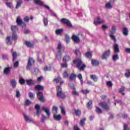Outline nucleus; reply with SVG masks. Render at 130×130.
<instances>
[{
  "mask_svg": "<svg viewBox=\"0 0 130 130\" xmlns=\"http://www.w3.org/2000/svg\"><path fill=\"white\" fill-rule=\"evenodd\" d=\"M20 85H24L25 81V80L23 78H20L19 81Z\"/></svg>",
  "mask_w": 130,
  "mask_h": 130,
  "instance_id": "nucleus-53",
  "label": "nucleus"
},
{
  "mask_svg": "<svg viewBox=\"0 0 130 130\" xmlns=\"http://www.w3.org/2000/svg\"><path fill=\"white\" fill-rule=\"evenodd\" d=\"M53 118L55 120H60V119H61V115H56V114H54Z\"/></svg>",
  "mask_w": 130,
  "mask_h": 130,
  "instance_id": "nucleus-25",
  "label": "nucleus"
},
{
  "mask_svg": "<svg viewBox=\"0 0 130 130\" xmlns=\"http://www.w3.org/2000/svg\"><path fill=\"white\" fill-rule=\"evenodd\" d=\"M109 36L111 37V39H113V40H114V41L115 42V41H116V39L115 38V36H113L112 34H110Z\"/></svg>",
  "mask_w": 130,
  "mask_h": 130,
  "instance_id": "nucleus-60",
  "label": "nucleus"
},
{
  "mask_svg": "<svg viewBox=\"0 0 130 130\" xmlns=\"http://www.w3.org/2000/svg\"><path fill=\"white\" fill-rule=\"evenodd\" d=\"M19 66V61H16L14 63V68L17 69V67Z\"/></svg>",
  "mask_w": 130,
  "mask_h": 130,
  "instance_id": "nucleus-59",
  "label": "nucleus"
},
{
  "mask_svg": "<svg viewBox=\"0 0 130 130\" xmlns=\"http://www.w3.org/2000/svg\"><path fill=\"white\" fill-rule=\"evenodd\" d=\"M78 78L79 79V80H80V83L82 85H83V77L82 76V74H79L78 76H77Z\"/></svg>",
  "mask_w": 130,
  "mask_h": 130,
  "instance_id": "nucleus-39",
  "label": "nucleus"
},
{
  "mask_svg": "<svg viewBox=\"0 0 130 130\" xmlns=\"http://www.w3.org/2000/svg\"><path fill=\"white\" fill-rule=\"evenodd\" d=\"M92 53H91L90 52H87L85 54V56L86 57V58H89L91 59V58H92Z\"/></svg>",
  "mask_w": 130,
  "mask_h": 130,
  "instance_id": "nucleus-23",
  "label": "nucleus"
},
{
  "mask_svg": "<svg viewBox=\"0 0 130 130\" xmlns=\"http://www.w3.org/2000/svg\"><path fill=\"white\" fill-rule=\"evenodd\" d=\"M93 24L94 25H100V24H103V19H101L100 21H93Z\"/></svg>",
  "mask_w": 130,
  "mask_h": 130,
  "instance_id": "nucleus-38",
  "label": "nucleus"
},
{
  "mask_svg": "<svg viewBox=\"0 0 130 130\" xmlns=\"http://www.w3.org/2000/svg\"><path fill=\"white\" fill-rule=\"evenodd\" d=\"M11 29L13 33H16V31L18 30V27L16 25H11Z\"/></svg>",
  "mask_w": 130,
  "mask_h": 130,
  "instance_id": "nucleus-24",
  "label": "nucleus"
},
{
  "mask_svg": "<svg viewBox=\"0 0 130 130\" xmlns=\"http://www.w3.org/2000/svg\"><path fill=\"white\" fill-rule=\"evenodd\" d=\"M123 130H130V128L128 127V124L124 123Z\"/></svg>",
  "mask_w": 130,
  "mask_h": 130,
  "instance_id": "nucleus-49",
  "label": "nucleus"
},
{
  "mask_svg": "<svg viewBox=\"0 0 130 130\" xmlns=\"http://www.w3.org/2000/svg\"><path fill=\"white\" fill-rule=\"evenodd\" d=\"M114 51L116 53H118V52H119V48L118 47V45H117V44H114Z\"/></svg>",
  "mask_w": 130,
  "mask_h": 130,
  "instance_id": "nucleus-16",
  "label": "nucleus"
},
{
  "mask_svg": "<svg viewBox=\"0 0 130 130\" xmlns=\"http://www.w3.org/2000/svg\"><path fill=\"white\" fill-rule=\"evenodd\" d=\"M65 39L67 43H69V42H70V37L69 36V35H65Z\"/></svg>",
  "mask_w": 130,
  "mask_h": 130,
  "instance_id": "nucleus-54",
  "label": "nucleus"
},
{
  "mask_svg": "<svg viewBox=\"0 0 130 130\" xmlns=\"http://www.w3.org/2000/svg\"><path fill=\"white\" fill-rule=\"evenodd\" d=\"M119 58L118 57V54H116L113 56L112 59L114 61H116V60H118Z\"/></svg>",
  "mask_w": 130,
  "mask_h": 130,
  "instance_id": "nucleus-41",
  "label": "nucleus"
},
{
  "mask_svg": "<svg viewBox=\"0 0 130 130\" xmlns=\"http://www.w3.org/2000/svg\"><path fill=\"white\" fill-rule=\"evenodd\" d=\"M126 78H129L130 77V71L128 70H126V73L124 74Z\"/></svg>",
  "mask_w": 130,
  "mask_h": 130,
  "instance_id": "nucleus-46",
  "label": "nucleus"
},
{
  "mask_svg": "<svg viewBox=\"0 0 130 130\" xmlns=\"http://www.w3.org/2000/svg\"><path fill=\"white\" fill-rule=\"evenodd\" d=\"M35 90H43L44 88L43 87V86L40 85H37L35 86Z\"/></svg>",
  "mask_w": 130,
  "mask_h": 130,
  "instance_id": "nucleus-29",
  "label": "nucleus"
},
{
  "mask_svg": "<svg viewBox=\"0 0 130 130\" xmlns=\"http://www.w3.org/2000/svg\"><path fill=\"white\" fill-rule=\"evenodd\" d=\"M10 83L11 84V86L13 89H15L17 86V81L15 79H11L10 80Z\"/></svg>",
  "mask_w": 130,
  "mask_h": 130,
  "instance_id": "nucleus-12",
  "label": "nucleus"
},
{
  "mask_svg": "<svg viewBox=\"0 0 130 130\" xmlns=\"http://www.w3.org/2000/svg\"><path fill=\"white\" fill-rule=\"evenodd\" d=\"M61 32H62V29H57L55 31V33L57 35L60 34V33H61Z\"/></svg>",
  "mask_w": 130,
  "mask_h": 130,
  "instance_id": "nucleus-57",
  "label": "nucleus"
},
{
  "mask_svg": "<svg viewBox=\"0 0 130 130\" xmlns=\"http://www.w3.org/2000/svg\"><path fill=\"white\" fill-rule=\"evenodd\" d=\"M45 119H47V117L45 115H42L41 117V121L43 123H44V121H45Z\"/></svg>",
  "mask_w": 130,
  "mask_h": 130,
  "instance_id": "nucleus-50",
  "label": "nucleus"
},
{
  "mask_svg": "<svg viewBox=\"0 0 130 130\" xmlns=\"http://www.w3.org/2000/svg\"><path fill=\"white\" fill-rule=\"evenodd\" d=\"M56 96L57 97H58L59 98H61V99H66L67 98V95H66V94H64V92H62V90L61 89V86H58L56 87Z\"/></svg>",
  "mask_w": 130,
  "mask_h": 130,
  "instance_id": "nucleus-2",
  "label": "nucleus"
},
{
  "mask_svg": "<svg viewBox=\"0 0 130 130\" xmlns=\"http://www.w3.org/2000/svg\"><path fill=\"white\" fill-rule=\"evenodd\" d=\"M125 89V87H124V86H121V87L119 89V93L122 94L123 95H125V93L123 92V91H124Z\"/></svg>",
  "mask_w": 130,
  "mask_h": 130,
  "instance_id": "nucleus-21",
  "label": "nucleus"
},
{
  "mask_svg": "<svg viewBox=\"0 0 130 130\" xmlns=\"http://www.w3.org/2000/svg\"><path fill=\"white\" fill-rule=\"evenodd\" d=\"M105 7L106 9H112V6H111V3L110 2L106 4Z\"/></svg>",
  "mask_w": 130,
  "mask_h": 130,
  "instance_id": "nucleus-44",
  "label": "nucleus"
},
{
  "mask_svg": "<svg viewBox=\"0 0 130 130\" xmlns=\"http://www.w3.org/2000/svg\"><path fill=\"white\" fill-rule=\"evenodd\" d=\"M75 53L77 56L81 55V52L79 50H75Z\"/></svg>",
  "mask_w": 130,
  "mask_h": 130,
  "instance_id": "nucleus-56",
  "label": "nucleus"
},
{
  "mask_svg": "<svg viewBox=\"0 0 130 130\" xmlns=\"http://www.w3.org/2000/svg\"><path fill=\"white\" fill-rule=\"evenodd\" d=\"M23 4V1L22 0H19L17 2V4L16 5V9H19L20 7H21V5Z\"/></svg>",
  "mask_w": 130,
  "mask_h": 130,
  "instance_id": "nucleus-27",
  "label": "nucleus"
},
{
  "mask_svg": "<svg viewBox=\"0 0 130 130\" xmlns=\"http://www.w3.org/2000/svg\"><path fill=\"white\" fill-rule=\"evenodd\" d=\"M61 68H66V69L68 68V63H61L60 64Z\"/></svg>",
  "mask_w": 130,
  "mask_h": 130,
  "instance_id": "nucleus-58",
  "label": "nucleus"
},
{
  "mask_svg": "<svg viewBox=\"0 0 130 130\" xmlns=\"http://www.w3.org/2000/svg\"><path fill=\"white\" fill-rule=\"evenodd\" d=\"M85 121H86V118H83L80 120V124L81 126H84L85 125Z\"/></svg>",
  "mask_w": 130,
  "mask_h": 130,
  "instance_id": "nucleus-42",
  "label": "nucleus"
},
{
  "mask_svg": "<svg viewBox=\"0 0 130 130\" xmlns=\"http://www.w3.org/2000/svg\"><path fill=\"white\" fill-rule=\"evenodd\" d=\"M52 113L53 115L56 114L57 113V107L53 106L52 108Z\"/></svg>",
  "mask_w": 130,
  "mask_h": 130,
  "instance_id": "nucleus-37",
  "label": "nucleus"
},
{
  "mask_svg": "<svg viewBox=\"0 0 130 130\" xmlns=\"http://www.w3.org/2000/svg\"><path fill=\"white\" fill-rule=\"evenodd\" d=\"M99 61L95 59H91V64L93 67H98L99 66Z\"/></svg>",
  "mask_w": 130,
  "mask_h": 130,
  "instance_id": "nucleus-11",
  "label": "nucleus"
},
{
  "mask_svg": "<svg viewBox=\"0 0 130 130\" xmlns=\"http://www.w3.org/2000/svg\"><path fill=\"white\" fill-rule=\"evenodd\" d=\"M95 112H96V113H98L99 114H101L102 113V110L99 107H96L95 109Z\"/></svg>",
  "mask_w": 130,
  "mask_h": 130,
  "instance_id": "nucleus-40",
  "label": "nucleus"
},
{
  "mask_svg": "<svg viewBox=\"0 0 130 130\" xmlns=\"http://www.w3.org/2000/svg\"><path fill=\"white\" fill-rule=\"evenodd\" d=\"M48 25V19L47 18H44V25L46 27Z\"/></svg>",
  "mask_w": 130,
  "mask_h": 130,
  "instance_id": "nucleus-45",
  "label": "nucleus"
},
{
  "mask_svg": "<svg viewBox=\"0 0 130 130\" xmlns=\"http://www.w3.org/2000/svg\"><path fill=\"white\" fill-rule=\"evenodd\" d=\"M62 47L61 43L59 42L57 47V54L56 55V57L57 58L58 60H60L61 59V55L62 54V53H61Z\"/></svg>",
  "mask_w": 130,
  "mask_h": 130,
  "instance_id": "nucleus-3",
  "label": "nucleus"
},
{
  "mask_svg": "<svg viewBox=\"0 0 130 130\" xmlns=\"http://www.w3.org/2000/svg\"><path fill=\"white\" fill-rule=\"evenodd\" d=\"M37 96L38 100L40 101V102H44V101H45L44 96H43V92L40 91L38 92L37 93Z\"/></svg>",
  "mask_w": 130,
  "mask_h": 130,
  "instance_id": "nucleus-9",
  "label": "nucleus"
},
{
  "mask_svg": "<svg viewBox=\"0 0 130 130\" xmlns=\"http://www.w3.org/2000/svg\"><path fill=\"white\" fill-rule=\"evenodd\" d=\"M72 38L74 42H76V43H79V41H80V38H79V37H78L77 36L73 35L72 36Z\"/></svg>",
  "mask_w": 130,
  "mask_h": 130,
  "instance_id": "nucleus-15",
  "label": "nucleus"
},
{
  "mask_svg": "<svg viewBox=\"0 0 130 130\" xmlns=\"http://www.w3.org/2000/svg\"><path fill=\"white\" fill-rule=\"evenodd\" d=\"M99 105L104 110H105V111H109V110H110V107L108 106V104L105 102H101L99 103Z\"/></svg>",
  "mask_w": 130,
  "mask_h": 130,
  "instance_id": "nucleus-5",
  "label": "nucleus"
},
{
  "mask_svg": "<svg viewBox=\"0 0 130 130\" xmlns=\"http://www.w3.org/2000/svg\"><path fill=\"white\" fill-rule=\"evenodd\" d=\"M92 107H93V103H92V101H89V102L86 105V107L88 109H92Z\"/></svg>",
  "mask_w": 130,
  "mask_h": 130,
  "instance_id": "nucleus-20",
  "label": "nucleus"
},
{
  "mask_svg": "<svg viewBox=\"0 0 130 130\" xmlns=\"http://www.w3.org/2000/svg\"><path fill=\"white\" fill-rule=\"evenodd\" d=\"M24 22H26V23H28V22H29V17L28 16H25L24 18Z\"/></svg>",
  "mask_w": 130,
  "mask_h": 130,
  "instance_id": "nucleus-64",
  "label": "nucleus"
},
{
  "mask_svg": "<svg viewBox=\"0 0 130 130\" xmlns=\"http://www.w3.org/2000/svg\"><path fill=\"white\" fill-rule=\"evenodd\" d=\"M34 3L36 5H38L41 7H44V8H46L48 10H50V8L49 7V6L44 5V4H43V2H42L40 0H34Z\"/></svg>",
  "mask_w": 130,
  "mask_h": 130,
  "instance_id": "nucleus-8",
  "label": "nucleus"
},
{
  "mask_svg": "<svg viewBox=\"0 0 130 130\" xmlns=\"http://www.w3.org/2000/svg\"><path fill=\"white\" fill-rule=\"evenodd\" d=\"M26 84L27 85H28L29 86H32L35 84L34 81H33V80L32 79H28L26 80Z\"/></svg>",
  "mask_w": 130,
  "mask_h": 130,
  "instance_id": "nucleus-19",
  "label": "nucleus"
},
{
  "mask_svg": "<svg viewBox=\"0 0 130 130\" xmlns=\"http://www.w3.org/2000/svg\"><path fill=\"white\" fill-rule=\"evenodd\" d=\"M110 54H111V51L110 49L105 51V52L102 55V59H106L108 56H110Z\"/></svg>",
  "mask_w": 130,
  "mask_h": 130,
  "instance_id": "nucleus-7",
  "label": "nucleus"
},
{
  "mask_svg": "<svg viewBox=\"0 0 130 130\" xmlns=\"http://www.w3.org/2000/svg\"><path fill=\"white\" fill-rule=\"evenodd\" d=\"M24 44L27 47H29V48H31L32 47H34V45L33 44V43L30 42H28V41H25L24 42Z\"/></svg>",
  "mask_w": 130,
  "mask_h": 130,
  "instance_id": "nucleus-14",
  "label": "nucleus"
},
{
  "mask_svg": "<svg viewBox=\"0 0 130 130\" xmlns=\"http://www.w3.org/2000/svg\"><path fill=\"white\" fill-rule=\"evenodd\" d=\"M60 22L63 24H66L67 27H69V28H73V24H72V23H71V21L68 19L62 18L60 20Z\"/></svg>",
  "mask_w": 130,
  "mask_h": 130,
  "instance_id": "nucleus-6",
  "label": "nucleus"
},
{
  "mask_svg": "<svg viewBox=\"0 0 130 130\" xmlns=\"http://www.w3.org/2000/svg\"><path fill=\"white\" fill-rule=\"evenodd\" d=\"M69 86L72 90H76V88L75 87V85H74V83H70L69 84Z\"/></svg>",
  "mask_w": 130,
  "mask_h": 130,
  "instance_id": "nucleus-51",
  "label": "nucleus"
},
{
  "mask_svg": "<svg viewBox=\"0 0 130 130\" xmlns=\"http://www.w3.org/2000/svg\"><path fill=\"white\" fill-rule=\"evenodd\" d=\"M42 110H43V111L45 112L48 117H49V118L50 117V113L49 112V109L45 108L44 107H42Z\"/></svg>",
  "mask_w": 130,
  "mask_h": 130,
  "instance_id": "nucleus-18",
  "label": "nucleus"
},
{
  "mask_svg": "<svg viewBox=\"0 0 130 130\" xmlns=\"http://www.w3.org/2000/svg\"><path fill=\"white\" fill-rule=\"evenodd\" d=\"M28 96L30 99H33L35 97V93L29 92L28 93Z\"/></svg>",
  "mask_w": 130,
  "mask_h": 130,
  "instance_id": "nucleus-43",
  "label": "nucleus"
},
{
  "mask_svg": "<svg viewBox=\"0 0 130 130\" xmlns=\"http://www.w3.org/2000/svg\"><path fill=\"white\" fill-rule=\"evenodd\" d=\"M12 39L13 40H14V41H16V40L18 39V36L17 35V34H16V32L12 33Z\"/></svg>",
  "mask_w": 130,
  "mask_h": 130,
  "instance_id": "nucleus-32",
  "label": "nucleus"
},
{
  "mask_svg": "<svg viewBox=\"0 0 130 130\" xmlns=\"http://www.w3.org/2000/svg\"><path fill=\"white\" fill-rule=\"evenodd\" d=\"M90 79L91 80H93V82H97L98 81V78H97V76L95 75H90Z\"/></svg>",
  "mask_w": 130,
  "mask_h": 130,
  "instance_id": "nucleus-31",
  "label": "nucleus"
},
{
  "mask_svg": "<svg viewBox=\"0 0 130 130\" xmlns=\"http://www.w3.org/2000/svg\"><path fill=\"white\" fill-rule=\"evenodd\" d=\"M4 73L5 75H8L9 73H11V68H10V67L5 68L4 69Z\"/></svg>",
  "mask_w": 130,
  "mask_h": 130,
  "instance_id": "nucleus-28",
  "label": "nucleus"
},
{
  "mask_svg": "<svg viewBox=\"0 0 130 130\" xmlns=\"http://www.w3.org/2000/svg\"><path fill=\"white\" fill-rule=\"evenodd\" d=\"M77 78V75L75 73H71L69 77L70 81H74Z\"/></svg>",
  "mask_w": 130,
  "mask_h": 130,
  "instance_id": "nucleus-13",
  "label": "nucleus"
},
{
  "mask_svg": "<svg viewBox=\"0 0 130 130\" xmlns=\"http://www.w3.org/2000/svg\"><path fill=\"white\" fill-rule=\"evenodd\" d=\"M17 98H19V97L21 96V93H20V91L19 90H16V95Z\"/></svg>",
  "mask_w": 130,
  "mask_h": 130,
  "instance_id": "nucleus-63",
  "label": "nucleus"
},
{
  "mask_svg": "<svg viewBox=\"0 0 130 130\" xmlns=\"http://www.w3.org/2000/svg\"><path fill=\"white\" fill-rule=\"evenodd\" d=\"M69 60H71V57L69 55H66L63 58V61H64L65 62H67V61H69Z\"/></svg>",
  "mask_w": 130,
  "mask_h": 130,
  "instance_id": "nucleus-30",
  "label": "nucleus"
},
{
  "mask_svg": "<svg viewBox=\"0 0 130 130\" xmlns=\"http://www.w3.org/2000/svg\"><path fill=\"white\" fill-rule=\"evenodd\" d=\"M23 116H24V119H25V121H26V122H32V121H33V120L29 118V117H28V116L27 115H24Z\"/></svg>",
  "mask_w": 130,
  "mask_h": 130,
  "instance_id": "nucleus-26",
  "label": "nucleus"
},
{
  "mask_svg": "<svg viewBox=\"0 0 130 130\" xmlns=\"http://www.w3.org/2000/svg\"><path fill=\"white\" fill-rule=\"evenodd\" d=\"M6 43L9 45H12V41H11V38L10 37H7L6 38Z\"/></svg>",
  "mask_w": 130,
  "mask_h": 130,
  "instance_id": "nucleus-35",
  "label": "nucleus"
},
{
  "mask_svg": "<svg viewBox=\"0 0 130 130\" xmlns=\"http://www.w3.org/2000/svg\"><path fill=\"white\" fill-rule=\"evenodd\" d=\"M122 117L124 119H126V118L128 117V115H127V114L124 113L123 115H122Z\"/></svg>",
  "mask_w": 130,
  "mask_h": 130,
  "instance_id": "nucleus-62",
  "label": "nucleus"
},
{
  "mask_svg": "<svg viewBox=\"0 0 130 130\" xmlns=\"http://www.w3.org/2000/svg\"><path fill=\"white\" fill-rule=\"evenodd\" d=\"M107 85L109 87H110L111 88H112V87L113 86L112 82H111V81L107 82Z\"/></svg>",
  "mask_w": 130,
  "mask_h": 130,
  "instance_id": "nucleus-61",
  "label": "nucleus"
},
{
  "mask_svg": "<svg viewBox=\"0 0 130 130\" xmlns=\"http://www.w3.org/2000/svg\"><path fill=\"white\" fill-rule=\"evenodd\" d=\"M35 108L37 110L36 115L37 116L39 117V115H40V114L41 113V111H40V106L37 104L35 105Z\"/></svg>",
  "mask_w": 130,
  "mask_h": 130,
  "instance_id": "nucleus-10",
  "label": "nucleus"
},
{
  "mask_svg": "<svg viewBox=\"0 0 130 130\" xmlns=\"http://www.w3.org/2000/svg\"><path fill=\"white\" fill-rule=\"evenodd\" d=\"M74 111L76 116H80L82 113V112L80 110L74 109Z\"/></svg>",
  "mask_w": 130,
  "mask_h": 130,
  "instance_id": "nucleus-33",
  "label": "nucleus"
},
{
  "mask_svg": "<svg viewBox=\"0 0 130 130\" xmlns=\"http://www.w3.org/2000/svg\"><path fill=\"white\" fill-rule=\"evenodd\" d=\"M17 56H18L17 52H13L12 53L13 60H15L17 58Z\"/></svg>",
  "mask_w": 130,
  "mask_h": 130,
  "instance_id": "nucleus-48",
  "label": "nucleus"
},
{
  "mask_svg": "<svg viewBox=\"0 0 130 130\" xmlns=\"http://www.w3.org/2000/svg\"><path fill=\"white\" fill-rule=\"evenodd\" d=\"M34 63H35V60H34V58L29 57L27 60L26 70L27 71H30L31 70V67H32Z\"/></svg>",
  "mask_w": 130,
  "mask_h": 130,
  "instance_id": "nucleus-4",
  "label": "nucleus"
},
{
  "mask_svg": "<svg viewBox=\"0 0 130 130\" xmlns=\"http://www.w3.org/2000/svg\"><path fill=\"white\" fill-rule=\"evenodd\" d=\"M62 76H63V78H64V79H66V78H68L70 75L69 74V73L68 72V71H65L63 73Z\"/></svg>",
  "mask_w": 130,
  "mask_h": 130,
  "instance_id": "nucleus-34",
  "label": "nucleus"
},
{
  "mask_svg": "<svg viewBox=\"0 0 130 130\" xmlns=\"http://www.w3.org/2000/svg\"><path fill=\"white\" fill-rule=\"evenodd\" d=\"M6 5L7 7H8V8H9L10 9H12V8H13V5L12 4V3L11 2H7L6 3Z\"/></svg>",
  "mask_w": 130,
  "mask_h": 130,
  "instance_id": "nucleus-52",
  "label": "nucleus"
},
{
  "mask_svg": "<svg viewBox=\"0 0 130 130\" xmlns=\"http://www.w3.org/2000/svg\"><path fill=\"white\" fill-rule=\"evenodd\" d=\"M73 62L74 64H76V68L78 69L80 71H84L86 69V64L84 63L83 59L81 58L73 60Z\"/></svg>",
  "mask_w": 130,
  "mask_h": 130,
  "instance_id": "nucleus-1",
  "label": "nucleus"
},
{
  "mask_svg": "<svg viewBox=\"0 0 130 130\" xmlns=\"http://www.w3.org/2000/svg\"><path fill=\"white\" fill-rule=\"evenodd\" d=\"M31 102L29 100H26L25 102V106H29Z\"/></svg>",
  "mask_w": 130,
  "mask_h": 130,
  "instance_id": "nucleus-55",
  "label": "nucleus"
},
{
  "mask_svg": "<svg viewBox=\"0 0 130 130\" xmlns=\"http://www.w3.org/2000/svg\"><path fill=\"white\" fill-rule=\"evenodd\" d=\"M60 80H61V78H60L59 76H58L57 78L54 79L53 82H55V83L57 84L60 82Z\"/></svg>",
  "mask_w": 130,
  "mask_h": 130,
  "instance_id": "nucleus-36",
  "label": "nucleus"
},
{
  "mask_svg": "<svg viewBox=\"0 0 130 130\" xmlns=\"http://www.w3.org/2000/svg\"><path fill=\"white\" fill-rule=\"evenodd\" d=\"M123 35L124 36L128 35V29L126 27L123 28Z\"/></svg>",
  "mask_w": 130,
  "mask_h": 130,
  "instance_id": "nucleus-22",
  "label": "nucleus"
},
{
  "mask_svg": "<svg viewBox=\"0 0 130 130\" xmlns=\"http://www.w3.org/2000/svg\"><path fill=\"white\" fill-rule=\"evenodd\" d=\"M39 73V69L38 68H35L34 72H31L32 75H37Z\"/></svg>",
  "mask_w": 130,
  "mask_h": 130,
  "instance_id": "nucleus-47",
  "label": "nucleus"
},
{
  "mask_svg": "<svg viewBox=\"0 0 130 130\" xmlns=\"http://www.w3.org/2000/svg\"><path fill=\"white\" fill-rule=\"evenodd\" d=\"M23 21L21 19V17L20 16L17 17L16 19V23L18 26H21L22 25Z\"/></svg>",
  "mask_w": 130,
  "mask_h": 130,
  "instance_id": "nucleus-17",
  "label": "nucleus"
}]
</instances>
